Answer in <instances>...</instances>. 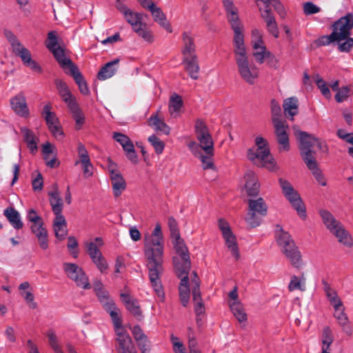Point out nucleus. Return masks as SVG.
<instances>
[{
  "label": "nucleus",
  "mask_w": 353,
  "mask_h": 353,
  "mask_svg": "<svg viewBox=\"0 0 353 353\" xmlns=\"http://www.w3.org/2000/svg\"><path fill=\"white\" fill-rule=\"evenodd\" d=\"M46 336L48 339L49 345L54 352L55 353H63L55 332L52 330H48Z\"/></svg>",
  "instance_id": "obj_49"
},
{
  "label": "nucleus",
  "mask_w": 353,
  "mask_h": 353,
  "mask_svg": "<svg viewBox=\"0 0 353 353\" xmlns=\"http://www.w3.org/2000/svg\"><path fill=\"white\" fill-rule=\"evenodd\" d=\"M107 170L111 181L113 194L119 197L126 188V183L119 170L118 165L108 158Z\"/></svg>",
  "instance_id": "obj_13"
},
{
  "label": "nucleus",
  "mask_w": 353,
  "mask_h": 353,
  "mask_svg": "<svg viewBox=\"0 0 353 353\" xmlns=\"http://www.w3.org/2000/svg\"><path fill=\"white\" fill-rule=\"evenodd\" d=\"M172 242L176 256L172 259L175 274L181 275L182 272H190L191 261L190 252L181 236L172 237Z\"/></svg>",
  "instance_id": "obj_5"
},
{
  "label": "nucleus",
  "mask_w": 353,
  "mask_h": 353,
  "mask_svg": "<svg viewBox=\"0 0 353 353\" xmlns=\"http://www.w3.org/2000/svg\"><path fill=\"white\" fill-rule=\"evenodd\" d=\"M92 261L101 273H103L108 268V264L102 254L94 258Z\"/></svg>",
  "instance_id": "obj_63"
},
{
  "label": "nucleus",
  "mask_w": 353,
  "mask_h": 353,
  "mask_svg": "<svg viewBox=\"0 0 353 353\" xmlns=\"http://www.w3.org/2000/svg\"><path fill=\"white\" fill-rule=\"evenodd\" d=\"M273 125L274 128L275 134H288L287 130L288 128V125L285 124V121L283 119L272 121Z\"/></svg>",
  "instance_id": "obj_57"
},
{
  "label": "nucleus",
  "mask_w": 353,
  "mask_h": 353,
  "mask_svg": "<svg viewBox=\"0 0 353 353\" xmlns=\"http://www.w3.org/2000/svg\"><path fill=\"white\" fill-rule=\"evenodd\" d=\"M53 229L57 239L60 241L65 239L68 234L67 223L63 214L55 215L53 222Z\"/></svg>",
  "instance_id": "obj_35"
},
{
  "label": "nucleus",
  "mask_w": 353,
  "mask_h": 353,
  "mask_svg": "<svg viewBox=\"0 0 353 353\" xmlns=\"http://www.w3.org/2000/svg\"><path fill=\"white\" fill-rule=\"evenodd\" d=\"M17 48L12 52L17 57H20L23 64L29 68L32 71L38 73H42L43 70L41 65L32 59L30 50L25 48L23 45H17Z\"/></svg>",
  "instance_id": "obj_16"
},
{
  "label": "nucleus",
  "mask_w": 353,
  "mask_h": 353,
  "mask_svg": "<svg viewBox=\"0 0 353 353\" xmlns=\"http://www.w3.org/2000/svg\"><path fill=\"white\" fill-rule=\"evenodd\" d=\"M72 114V117L75 121V128L77 130L81 128L85 122V117L79 107L77 103H73L68 107Z\"/></svg>",
  "instance_id": "obj_42"
},
{
  "label": "nucleus",
  "mask_w": 353,
  "mask_h": 353,
  "mask_svg": "<svg viewBox=\"0 0 353 353\" xmlns=\"http://www.w3.org/2000/svg\"><path fill=\"white\" fill-rule=\"evenodd\" d=\"M272 121L282 119L281 108L277 101L272 99L270 102Z\"/></svg>",
  "instance_id": "obj_55"
},
{
  "label": "nucleus",
  "mask_w": 353,
  "mask_h": 353,
  "mask_svg": "<svg viewBox=\"0 0 353 353\" xmlns=\"http://www.w3.org/2000/svg\"><path fill=\"white\" fill-rule=\"evenodd\" d=\"M261 17L265 20L268 32L275 38H277L279 34V28L276 22L275 18L271 12L270 9H265L261 11L259 8Z\"/></svg>",
  "instance_id": "obj_32"
},
{
  "label": "nucleus",
  "mask_w": 353,
  "mask_h": 353,
  "mask_svg": "<svg viewBox=\"0 0 353 353\" xmlns=\"http://www.w3.org/2000/svg\"><path fill=\"white\" fill-rule=\"evenodd\" d=\"M279 183L284 196L296 210L299 216L305 219L306 218V210L299 192L293 188L290 181L286 179L279 178Z\"/></svg>",
  "instance_id": "obj_9"
},
{
  "label": "nucleus",
  "mask_w": 353,
  "mask_h": 353,
  "mask_svg": "<svg viewBox=\"0 0 353 353\" xmlns=\"http://www.w3.org/2000/svg\"><path fill=\"white\" fill-rule=\"evenodd\" d=\"M319 214L326 228L338 239V241L347 248L352 247V237L342 223L326 210H321Z\"/></svg>",
  "instance_id": "obj_4"
},
{
  "label": "nucleus",
  "mask_w": 353,
  "mask_h": 353,
  "mask_svg": "<svg viewBox=\"0 0 353 353\" xmlns=\"http://www.w3.org/2000/svg\"><path fill=\"white\" fill-rule=\"evenodd\" d=\"M66 74L72 77L81 94L83 95H88L90 94L88 84L77 66H73V69L67 72Z\"/></svg>",
  "instance_id": "obj_36"
},
{
  "label": "nucleus",
  "mask_w": 353,
  "mask_h": 353,
  "mask_svg": "<svg viewBox=\"0 0 353 353\" xmlns=\"http://www.w3.org/2000/svg\"><path fill=\"white\" fill-rule=\"evenodd\" d=\"M234 53L240 77L250 85L255 83L259 77V69L249 63L244 39L234 41Z\"/></svg>",
  "instance_id": "obj_2"
},
{
  "label": "nucleus",
  "mask_w": 353,
  "mask_h": 353,
  "mask_svg": "<svg viewBox=\"0 0 353 353\" xmlns=\"http://www.w3.org/2000/svg\"><path fill=\"white\" fill-rule=\"evenodd\" d=\"M333 341L334 336L332 330L328 326L325 327L322 332V348L325 347L326 350H329Z\"/></svg>",
  "instance_id": "obj_53"
},
{
  "label": "nucleus",
  "mask_w": 353,
  "mask_h": 353,
  "mask_svg": "<svg viewBox=\"0 0 353 353\" xmlns=\"http://www.w3.org/2000/svg\"><path fill=\"white\" fill-rule=\"evenodd\" d=\"M148 141L154 148L155 152L157 154H161L163 152L165 146L164 143L162 141H161L156 135L150 136L148 138Z\"/></svg>",
  "instance_id": "obj_61"
},
{
  "label": "nucleus",
  "mask_w": 353,
  "mask_h": 353,
  "mask_svg": "<svg viewBox=\"0 0 353 353\" xmlns=\"http://www.w3.org/2000/svg\"><path fill=\"white\" fill-rule=\"evenodd\" d=\"M264 214H259L254 211L248 210L247 214L245 217V221L248 225L251 228H254L261 223L262 219L265 217Z\"/></svg>",
  "instance_id": "obj_46"
},
{
  "label": "nucleus",
  "mask_w": 353,
  "mask_h": 353,
  "mask_svg": "<svg viewBox=\"0 0 353 353\" xmlns=\"http://www.w3.org/2000/svg\"><path fill=\"white\" fill-rule=\"evenodd\" d=\"M79 163L81 164L84 178L88 179L93 175L94 167L90 162L89 156H81V159L75 161V165Z\"/></svg>",
  "instance_id": "obj_45"
},
{
  "label": "nucleus",
  "mask_w": 353,
  "mask_h": 353,
  "mask_svg": "<svg viewBox=\"0 0 353 353\" xmlns=\"http://www.w3.org/2000/svg\"><path fill=\"white\" fill-rule=\"evenodd\" d=\"M283 112L286 118L294 120V116L299 113V100L295 97L285 99L283 103Z\"/></svg>",
  "instance_id": "obj_29"
},
{
  "label": "nucleus",
  "mask_w": 353,
  "mask_h": 353,
  "mask_svg": "<svg viewBox=\"0 0 353 353\" xmlns=\"http://www.w3.org/2000/svg\"><path fill=\"white\" fill-rule=\"evenodd\" d=\"M21 132L23 134V139L27 144V147L31 153L37 152L39 137L35 135L34 132L26 127L21 128Z\"/></svg>",
  "instance_id": "obj_33"
},
{
  "label": "nucleus",
  "mask_w": 353,
  "mask_h": 353,
  "mask_svg": "<svg viewBox=\"0 0 353 353\" xmlns=\"http://www.w3.org/2000/svg\"><path fill=\"white\" fill-rule=\"evenodd\" d=\"M253 50L252 55L259 64L263 63L265 58L271 56L270 52L266 50L263 43L253 44Z\"/></svg>",
  "instance_id": "obj_41"
},
{
  "label": "nucleus",
  "mask_w": 353,
  "mask_h": 353,
  "mask_svg": "<svg viewBox=\"0 0 353 353\" xmlns=\"http://www.w3.org/2000/svg\"><path fill=\"white\" fill-rule=\"evenodd\" d=\"M150 11L154 20L157 22L161 26L164 28L169 32H172V28L169 22L167 21L165 15L162 12L160 8L157 7L155 4H151Z\"/></svg>",
  "instance_id": "obj_37"
},
{
  "label": "nucleus",
  "mask_w": 353,
  "mask_h": 353,
  "mask_svg": "<svg viewBox=\"0 0 353 353\" xmlns=\"http://www.w3.org/2000/svg\"><path fill=\"white\" fill-rule=\"evenodd\" d=\"M276 228H278L276 234V241L283 254L298 248L288 232L284 231L280 225H277Z\"/></svg>",
  "instance_id": "obj_18"
},
{
  "label": "nucleus",
  "mask_w": 353,
  "mask_h": 353,
  "mask_svg": "<svg viewBox=\"0 0 353 353\" xmlns=\"http://www.w3.org/2000/svg\"><path fill=\"white\" fill-rule=\"evenodd\" d=\"M120 296L127 310L137 319H141L142 312L138 301L125 293H121Z\"/></svg>",
  "instance_id": "obj_28"
},
{
  "label": "nucleus",
  "mask_w": 353,
  "mask_h": 353,
  "mask_svg": "<svg viewBox=\"0 0 353 353\" xmlns=\"http://www.w3.org/2000/svg\"><path fill=\"white\" fill-rule=\"evenodd\" d=\"M195 132L199 144L194 141H190L188 146L191 152H197L199 149H202L205 154H212L214 152V143L208 127L203 121L200 119L196 121Z\"/></svg>",
  "instance_id": "obj_6"
},
{
  "label": "nucleus",
  "mask_w": 353,
  "mask_h": 353,
  "mask_svg": "<svg viewBox=\"0 0 353 353\" xmlns=\"http://www.w3.org/2000/svg\"><path fill=\"white\" fill-rule=\"evenodd\" d=\"M219 228L222 232L223 237L225 241L227 248L230 250L232 254L238 260L240 257L236 239L232 233L228 223L223 219H220L218 222Z\"/></svg>",
  "instance_id": "obj_15"
},
{
  "label": "nucleus",
  "mask_w": 353,
  "mask_h": 353,
  "mask_svg": "<svg viewBox=\"0 0 353 353\" xmlns=\"http://www.w3.org/2000/svg\"><path fill=\"white\" fill-rule=\"evenodd\" d=\"M254 143L258 150L257 154H270L269 144L265 139L261 136H257Z\"/></svg>",
  "instance_id": "obj_51"
},
{
  "label": "nucleus",
  "mask_w": 353,
  "mask_h": 353,
  "mask_svg": "<svg viewBox=\"0 0 353 353\" xmlns=\"http://www.w3.org/2000/svg\"><path fill=\"white\" fill-rule=\"evenodd\" d=\"M48 196L50 197V204L54 215L62 214L63 202L60 196L57 184L54 183L52 185V190L49 192Z\"/></svg>",
  "instance_id": "obj_26"
},
{
  "label": "nucleus",
  "mask_w": 353,
  "mask_h": 353,
  "mask_svg": "<svg viewBox=\"0 0 353 353\" xmlns=\"http://www.w3.org/2000/svg\"><path fill=\"white\" fill-rule=\"evenodd\" d=\"M163 253L164 241L161 226L157 223L152 234L144 237V254L151 286L161 301L165 299L161 281V275L163 272Z\"/></svg>",
  "instance_id": "obj_1"
},
{
  "label": "nucleus",
  "mask_w": 353,
  "mask_h": 353,
  "mask_svg": "<svg viewBox=\"0 0 353 353\" xmlns=\"http://www.w3.org/2000/svg\"><path fill=\"white\" fill-rule=\"evenodd\" d=\"M185 70L188 73L190 77L194 80L199 79L200 68L197 57H184L182 60Z\"/></svg>",
  "instance_id": "obj_30"
},
{
  "label": "nucleus",
  "mask_w": 353,
  "mask_h": 353,
  "mask_svg": "<svg viewBox=\"0 0 353 353\" xmlns=\"http://www.w3.org/2000/svg\"><path fill=\"white\" fill-rule=\"evenodd\" d=\"M316 84L321 90V94L327 99L331 97L330 90L326 83V82L319 77H317L316 79Z\"/></svg>",
  "instance_id": "obj_59"
},
{
  "label": "nucleus",
  "mask_w": 353,
  "mask_h": 353,
  "mask_svg": "<svg viewBox=\"0 0 353 353\" xmlns=\"http://www.w3.org/2000/svg\"><path fill=\"white\" fill-rule=\"evenodd\" d=\"M96 294L104 309L110 314L112 320H114V319L119 317V310L105 289L96 292Z\"/></svg>",
  "instance_id": "obj_19"
},
{
  "label": "nucleus",
  "mask_w": 353,
  "mask_h": 353,
  "mask_svg": "<svg viewBox=\"0 0 353 353\" xmlns=\"http://www.w3.org/2000/svg\"><path fill=\"white\" fill-rule=\"evenodd\" d=\"M120 59H116L105 63L97 74V78L103 81L114 76L118 70Z\"/></svg>",
  "instance_id": "obj_31"
},
{
  "label": "nucleus",
  "mask_w": 353,
  "mask_h": 353,
  "mask_svg": "<svg viewBox=\"0 0 353 353\" xmlns=\"http://www.w3.org/2000/svg\"><path fill=\"white\" fill-rule=\"evenodd\" d=\"M245 185L243 190L250 197L257 196L259 193L260 184L255 174L250 170L246 172L244 175Z\"/></svg>",
  "instance_id": "obj_20"
},
{
  "label": "nucleus",
  "mask_w": 353,
  "mask_h": 353,
  "mask_svg": "<svg viewBox=\"0 0 353 353\" xmlns=\"http://www.w3.org/2000/svg\"><path fill=\"white\" fill-rule=\"evenodd\" d=\"M134 339L141 353L150 352V341L139 325H135L131 329Z\"/></svg>",
  "instance_id": "obj_22"
},
{
  "label": "nucleus",
  "mask_w": 353,
  "mask_h": 353,
  "mask_svg": "<svg viewBox=\"0 0 353 353\" xmlns=\"http://www.w3.org/2000/svg\"><path fill=\"white\" fill-rule=\"evenodd\" d=\"M3 215L15 230H20L23 228V223L21 220L20 214L14 208H6L3 211Z\"/></svg>",
  "instance_id": "obj_34"
},
{
  "label": "nucleus",
  "mask_w": 353,
  "mask_h": 353,
  "mask_svg": "<svg viewBox=\"0 0 353 353\" xmlns=\"http://www.w3.org/2000/svg\"><path fill=\"white\" fill-rule=\"evenodd\" d=\"M189 272H182L181 275L176 274V276L181 279L179 286L180 301L183 307H187L190 299V287H189Z\"/></svg>",
  "instance_id": "obj_23"
},
{
  "label": "nucleus",
  "mask_w": 353,
  "mask_h": 353,
  "mask_svg": "<svg viewBox=\"0 0 353 353\" xmlns=\"http://www.w3.org/2000/svg\"><path fill=\"white\" fill-rule=\"evenodd\" d=\"M58 41L57 33L55 31H51L48 34V41L46 43V47L50 51L53 50L54 49L57 48L58 47Z\"/></svg>",
  "instance_id": "obj_62"
},
{
  "label": "nucleus",
  "mask_w": 353,
  "mask_h": 353,
  "mask_svg": "<svg viewBox=\"0 0 353 353\" xmlns=\"http://www.w3.org/2000/svg\"><path fill=\"white\" fill-rule=\"evenodd\" d=\"M226 17L234 31V41L244 39V27L239 17L238 8L232 0H222Z\"/></svg>",
  "instance_id": "obj_11"
},
{
  "label": "nucleus",
  "mask_w": 353,
  "mask_h": 353,
  "mask_svg": "<svg viewBox=\"0 0 353 353\" xmlns=\"http://www.w3.org/2000/svg\"><path fill=\"white\" fill-rule=\"evenodd\" d=\"M296 135L300 142L301 148L305 154L325 153L327 152V145L321 141L306 132L298 130Z\"/></svg>",
  "instance_id": "obj_10"
},
{
  "label": "nucleus",
  "mask_w": 353,
  "mask_h": 353,
  "mask_svg": "<svg viewBox=\"0 0 353 353\" xmlns=\"http://www.w3.org/2000/svg\"><path fill=\"white\" fill-rule=\"evenodd\" d=\"M51 109V105L48 103L43 106V110L41 112V116L45 120L48 128L60 123L56 113L52 112Z\"/></svg>",
  "instance_id": "obj_39"
},
{
  "label": "nucleus",
  "mask_w": 353,
  "mask_h": 353,
  "mask_svg": "<svg viewBox=\"0 0 353 353\" xmlns=\"http://www.w3.org/2000/svg\"><path fill=\"white\" fill-rule=\"evenodd\" d=\"M50 52L53 54L55 59L65 74L71 71L73 69V66H77L69 57H66L65 51L61 47L58 46L57 48Z\"/></svg>",
  "instance_id": "obj_27"
},
{
  "label": "nucleus",
  "mask_w": 353,
  "mask_h": 353,
  "mask_svg": "<svg viewBox=\"0 0 353 353\" xmlns=\"http://www.w3.org/2000/svg\"><path fill=\"white\" fill-rule=\"evenodd\" d=\"M226 17L234 31V41L244 39V27L239 17L238 8L232 0H222Z\"/></svg>",
  "instance_id": "obj_12"
},
{
  "label": "nucleus",
  "mask_w": 353,
  "mask_h": 353,
  "mask_svg": "<svg viewBox=\"0 0 353 353\" xmlns=\"http://www.w3.org/2000/svg\"><path fill=\"white\" fill-rule=\"evenodd\" d=\"M332 33L337 40V49L341 52H350L353 48V38L350 37L353 28V13H347L334 21Z\"/></svg>",
  "instance_id": "obj_3"
},
{
  "label": "nucleus",
  "mask_w": 353,
  "mask_h": 353,
  "mask_svg": "<svg viewBox=\"0 0 353 353\" xmlns=\"http://www.w3.org/2000/svg\"><path fill=\"white\" fill-rule=\"evenodd\" d=\"M117 343V350L118 353H137L136 347L126 330L122 326V320L117 317L112 320Z\"/></svg>",
  "instance_id": "obj_8"
},
{
  "label": "nucleus",
  "mask_w": 353,
  "mask_h": 353,
  "mask_svg": "<svg viewBox=\"0 0 353 353\" xmlns=\"http://www.w3.org/2000/svg\"><path fill=\"white\" fill-rule=\"evenodd\" d=\"M113 138L122 146L124 151L128 153L134 152L133 143L128 136L120 132H114Z\"/></svg>",
  "instance_id": "obj_40"
},
{
  "label": "nucleus",
  "mask_w": 353,
  "mask_h": 353,
  "mask_svg": "<svg viewBox=\"0 0 353 353\" xmlns=\"http://www.w3.org/2000/svg\"><path fill=\"white\" fill-rule=\"evenodd\" d=\"M182 41L181 53L183 58L197 57L194 39L190 32H184L182 34Z\"/></svg>",
  "instance_id": "obj_25"
},
{
  "label": "nucleus",
  "mask_w": 353,
  "mask_h": 353,
  "mask_svg": "<svg viewBox=\"0 0 353 353\" xmlns=\"http://www.w3.org/2000/svg\"><path fill=\"white\" fill-rule=\"evenodd\" d=\"M305 279L303 276L301 278L295 275L292 276L288 285L289 291L292 292L296 290L304 291L305 290Z\"/></svg>",
  "instance_id": "obj_50"
},
{
  "label": "nucleus",
  "mask_w": 353,
  "mask_h": 353,
  "mask_svg": "<svg viewBox=\"0 0 353 353\" xmlns=\"http://www.w3.org/2000/svg\"><path fill=\"white\" fill-rule=\"evenodd\" d=\"M230 309L239 323L245 322L247 321V314L241 303L239 301H234L230 304Z\"/></svg>",
  "instance_id": "obj_48"
},
{
  "label": "nucleus",
  "mask_w": 353,
  "mask_h": 353,
  "mask_svg": "<svg viewBox=\"0 0 353 353\" xmlns=\"http://www.w3.org/2000/svg\"><path fill=\"white\" fill-rule=\"evenodd\" d=\"M48 129L56 139L62 140L64 138L65 135L61 123L51 125Z\"/></svg>",
  "instance_id": "obj_56"
},
{
  "label": "nucleus",
  "mask_w": 353,
  "mask_h": 353,
  "mask_svg": "<svg viewBox=\"0 0 353 353\" xmlns=\"http://www.w3.org/2000/svg\"><path fill=\"white\" fill-rule=\"evenodd\" d=\"M258 3L259 1L263 2L265 4V9H270L269 6L272 5L274 10L278 12V14L282 17L284 18L285 16V11L283 6L279 1V0H256Z\"/></svg>",
  "instance_id": "obj_52"
},
{
  "label": "nucleus",
  "mask_w": 353,
  "mask_h": 353,
  "mask_svg": "<svg viewBox=\"0 0 353 353\" xmlns=\"http://www.w3.org/2000/svg\"><path fill=\"white\" fill-rule=\"evenodd\" d=\"M63 270L68 277L74 281L77 286L83 289L91 288L88 278L83 269L75 263H64Z\"/></svg>",
  "instance_id": "obj_14"
},
{
  "label": "nucleus",
  "mask_w": 353,
  "mask_h": 353,
  "mask_svg": "<svg viewBox=\"0 0 353 353\" xmlns=\"http://www.w3.org/2000/svg\"><path fill=\"white\" fill-rule=\"evenodd\" d=\"M314 43L318 47L328 46L330 44L337 45V40L331 32L330 35H323L316 39L314 41Z\"/></svg>",
  "instance_id": "obj_54"
},
{
  "label": "nucleus",
  "mask_w": 353,
  "mask_h": 353,
  "mask_svg": "<svg viewBox=\"0 0 353 353\" xmlns=\"http://www.w3.org/2000/svg\"><path fill=\"white\" fill-rule=\"evenodd\" d=\"M303 161L312 173L319 169L314 156H303Z\"/></svg>",
  "instance_id": "obj_64"
},
{
  "label": "nucleus",
  "mask_w": 353,
  "mask_h": 353,
  "mask_svg": "<svg viewBox=\"0 0 353 353\" xmlns=\"http://www.w3.org/2000/svg\"><path fill=\"white\" fill-rule=\"evenodd\" d=\"M10 105L14 112L20 117L28 118L30 115L26 98L23 92H19L10 99Z\"/></svg>",
  "instance_id": "obj_17"
},
{
  "label": "nucleus",
  "mask_w": 353,
  "mask_h": 353,
  "mask_svg": "<svg viewBox=\"0 0 353 353\" xmlns=\"http://www.w3.org/2000/svg\"><path fill=\"white\" fill-rule=\"evenodd\" d=\"M86 251L91 259L101 255L102 253L99 250L97 245L94 242H88L85 243Z\"/></svg>",
  "instance_id": "obj_60"
},
{
  "label": "nucleus",
  "mask_w": 353,
  "mask_h": 353,
  "mask_svg": "<svg viewBox=\"0 0 353 353\" xmlns=\"http://www.w3.org/2000/svg\"><path fill=\"white\" fill-rule=\"evenodd\" d=\"M284 255L294 268L299 269L302 267V256L298 248L284 254Z\"/></svg>",
  "instance_id": "obj_47"
},
{
  "label": "nucleus",
  "mask_w": 353,
  "mask_h": 353,
  "mask_svg": "<svg viewBox=\"0 0 353 353\" xmlns=\"http://www.w3.org/2000/svg\"><path fill=\"white\" fill-rule=\"evenodd\" d=\"M248 210L265 216L268 214V205L262 197L248 199Z\"/></svg>",
  "instance_id": "obj_38"
},
{
  "label": "nucleus",
  "mask_w": 353,
  "mask_h": 353,
  "mask_svg": "<svg viewBox=\"0 0 353 353\" xmlns=\"http://www.w3.org/2000/svg\"><path fill=\"white\" fill-rule=\"evenodd\" d=\"M183 105L181 97L177 94H173L169 102V112L172 117L176 118Z\"/></svg>",
  "instance_id": "obj_43"
},
{
  "label": "nucleus",
  "mask_w": 353,
  "mask_h": 353,
  "mask_svg": "<svg viewBox=\"0 0 353 353\" xmlns=\"http://www.w3.org/2000/svg\"><path fill=\"white\" fill-rule=\"evenodd\" d=\"M150 126L154 128L155 130L160 131L165 134H169L170 128V127L157 115L151 116L148 121Z\"/></svg>",
  "instance_id": "obj_44"
},
{
  "label": "nucleus",
  "mask_w": 353,
  "mask_h": 353,
  "mask_svg": "<svg viewBox=\"0 0 353 353\" xmlns=\"http://www.w3.org/2000/svg\"><path fill=\"white\" fill-rule=\"evenodd\" d=\"M54 85L59 96L68 107L77 103L75 97L72 95L68 85L63 80L56 79L54 80Z\"/></svg>",
  "instance_id": "obj_24"
},
{
  "label": "nucleus",
  "mask_w": 353,
  "mask_h": 353,
  "mask_svg": "<svg viewBox=\"0 0 353 353\" xmlns=\"http://www.w3.org/2000/svg\"><path fill=\"white\" fill-rule=\"evenodd\" d=\"M273 125L274 128L275 134H288L287 130L288 128V125L285 124V121L283 119L272 121Z\"/></svg>",
  "instance_id": "obj_58"
},
{
  "label": "nucleus",
  "mask_w": 353,
  "mask_h": 353,
  "mask_svg": "<svg viewBox=\"0 0 353 353\" xmlns=\"http://www.w3.org/2000/svg\"><path fill=\"white\" fill-rule=\"evenodd\" d=\"M250 161L259 168H263L269 171L275 172L279 168L273 156H250Z\"/></svg>",
  "instance_id": "obj_21"
},
{
  "label": "nucleus",
  "mask_w": 353,
  "mask_h": 353,
  "mask_svg": "<svg viewBox=\"0 0 353 353\" xmlns=\"http://www.w3.org/2000/svg\"><path fill=\"white\" fill-rule=\"evenodd\" d=\"M116 7L123 14L128 23L132 26L133 30L139 37L148 42L153 41L151 32L148 30L146 25L141 22V14L134 12L123 3H117Z\"/></svg>",
  "instance_id": "obj_7"
}]
</instances>
